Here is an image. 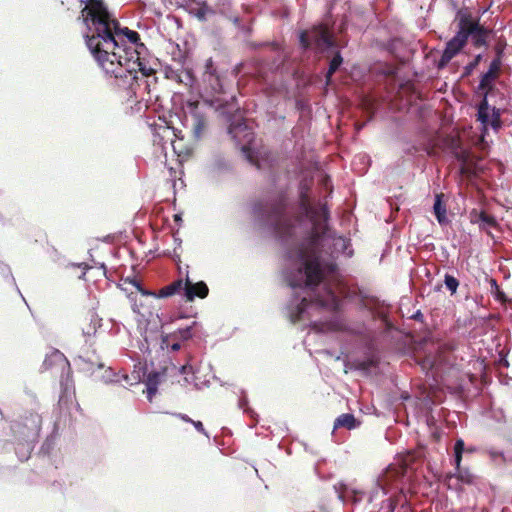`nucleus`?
Returning <instances> with one entry per match:
<instances>
[{"mask_svg": "<svg viewBox=\"0 0 512 512\" xmlns=\"http://www.w3.org/2000/svg\"><path fill=\"white\" fill-rule=\"evenodd\" d=\"M255 216L275 233L284 249L283 276L292 289L299 288L286 306L292 323L309 322L315 334L346 330L339 317L317 321L320 310L336 311L342 299L351 296L350 289L340 277L335 259L353 255L350 241L337 236L328 227L326 205L313 207L309 196L301 190L297 207L277 196L255 203Z\"/></svg>", "mask_w": 512, "mask_h": 512, "instance_id": "1", "label": "nucleus"}, {"mask_svg": "<svg viewBox=\"0 0 512 512\" xmlns=\"http://www.w3.org/2000/svg\"><path fill=\"white\" fill-rule=\"evenodd\" d=\"M86 30L84 38L93 58L99 67L108 75L120 73V52H116V32L118 20L112 17L102 0H87L81 11Z\"/></svg>", "mask_w": 512, "mask_h": 512, "instance_id": "2", "label": "nucleus"}, {"mask_svg": "<svg viewBox=\"0 0 512 512\" xmlns=\"http://www.w3.org/2000/svg\"><path fill=\"white\" fill-rule=\"evenodd\" d=\"M117 44L116 52H120L121 71L118 73H109L119 79V85L128 84L129 88L135 92L136 87H140L143 81L145 89L149 88L152 82L156 81L155 73L157 59L150 55L147 47L141 42L138 32L128 27L114 26Z\"/></svg>", "mask_w": 512, "mask_h": 512, "instance_id": "3", "label": "nucleus"}, {"mask_svg": "<svg viewBox=\"0 0 512 512\" xmlns=\"http://www.w3.org/2000/svg\"><path fill=\"white\" fill-rule=\"evenodd\" d=\"M186 77L191 86H195L207 97L203 103L198 101L188 102L185 116L186 123L191 128L193 137L195 139H201L205 135L208 127L205 112L206 106H211V100L226 98L223 80L212 58L206 59L205 63L199 68L198 75L187 71ZM212 107L214 106L212 105Z\"/></svg>", "mask_w": 512, "mask_h": 512, "instance_id": "4", "label": "nucleus"}, {"mask_svg": "<svg viewBox=\"0 0 512 512\" xmlns=\"http://www.w3.org/2000/svg\"><path fill=\"white\" fill-rule=\"evenodd\" d=\"M211 105L227 125V133L231 136L237 146L250 160L251 146L254 141V132L247 124L242 111L240 110L234 96L227 98H216L211 100Z\"/></svg>", "mask_w": 512, "mask_h": 512, "instance_id": "5", "label": "nucleus"}, {"mask_svg": "<svg viewBox=\"0 0 512 512\" xmlns=\"http://www.w3.org/2000/svg\"><path fill=\"white\" fill-rule=\"evenodd\" d=\"M407 472V467L400 462L389 465L378 477L376 487L370 493L369 501L373 502L394 490L404 493Z\"/></svg>", "mask_w": 512, "mask_h": 512, "instance_id": "6", "label": "nucleus"}, {"mask_svg": "<svg viewBox=\"0 0 512 512\" xmlns=\"http://www.w3.org/2000/svg\"><path fill=\"white\" fill-rule=\"evenodd\" d=\"M299 39L304 48H308L313 45L319 52L336 48L332 31L324 24L316 25L310 31H303L300 34Z\"/></svg>", "mask_w": 512, "mask_h": 512, "instance_id": "7", "label": "nucleus"}, {"mask_svg": "<svg viewBox=\"0 0 512 512\" xmlns=\"http://www.w3.org/2000/svg\"><path fill=\"white\" fill-rule=\"evenodd\" d=\"M26 432H24V443L22 444L21 451L19 448L16 454L21 461L27 460L33 449V443L36 441L41 428V417L38 414H31L29 419L24 423Z\"/></svg>", "mask_w": 512, "mask_h": 512, "instance_id": "8", "label": "nucleus"}, {"mask_svg": "<svg viewBox=\"0 0 512 512\" xmlns=\"http://www.w3.org/2000/svg\"><path fill=\"white\" fill-rule=\"evenodd\" d=\"M465 451V444L462 439H457L454 444V465L455 473L448 475L449 479L455 477L462 484L470 485L474 481V475L467 468L461 467L462 454Z\"/></svg>", "mask_w": 512, "mask_h": 512, "instance_id": "9", "label": "nucleus"}, {"mask_svg": "<svg viewBox=\"0 0 512 512\" xmlns=\"http://www.w3.org/2000/svg\"><path fill=\"white\" fill-rule=\"evenodd\" d=\"M466 42L467 38L461 21L459 20V30L456 35L447 42L443 54L439 60L438 66L440 68L446 66L450 60L462 49Z\"/></svg>", "mask_w": 512, "mask_h": 512, "instance_id": "10", "label": "nucleus"}, {"mask_svg": "<svg viewBox=\"0 0 512 512\" xmlns=\"http://www.w3.org/2000/svg\"><path fill=\"white\" fill-rule=\"evenodd\" d=\"M460 21L467 39L471 36L474 45L478 47L486 45L489 35V31L486 28L466 16H462Z\"/></svg>", "mask_w": 512, "mask_h": 512, "instance_id": "11", "label": "nucleus"}, {"mask_svg": "<svg viewBox=\"0 0 512 512\" xmlns=\"http://www.w3.org/2000/svg\"><path fill=\"white\" fill-rule=\"evenodd\" d=\"M58 365L62 372L64 373L66 370V377L62 376L61 385L64 387L65 392H68L73 388V385L70 380V365L64 354L59 350L53 351L49 356H47L43 362L45 368H50L52 365Z\"/></svg>", "mask_w": 512, "mask_h": 512, "instance_id": "12", "label": "nucleus"}, {"mask_svg": "<svg viewBox=\"0 0 512 512\" xmlns=\"http://www.w3.org/2000/svg\"><path fill=\"white\" fill-rule=\"evenodd\" d=\"M492 110L493 113L490 116L488 101L485 97L479 105L477 112V119L483 124L484 129H487L490 125L494 130H497L501 125L499 112L495 108Z\"/></svg>", "mask_w": 512, "mask_h": 512, "instance_id": "13", "label": "nucleus"}, {"mask_svg": "<svg viewBox=\"0 0 512 512\" xmlns=\"http://www.w3.org/2000/svg\"><path fill=\"white\" fill-rule=\"evenodd\" d=\"M144 374L145 373L141 374L140 371H133L131 375L123 374L119 376L111 368H107L102 375V381L104 383H118L123 380L128 385L132 386L141 382Z\"/></svg>", "mask_w": 512, "mask_h": 512, "instance_id": "14", "label": "nucleus"}, {"mask_svg": "<svg viewBox=\"0 0 512 512\" xmlns=\"http://www.w3.org/2000/svg\"><path fill=\"white\" fill-rule=\"evenodd\" d=\"M183 293L186 300L193 301L196 297L205 298L209 293V289L205 282L199 281L193 283L189 277L186 276Z\"/></svg>", "mask_w": 512, "mask_h": 512, "instance_id": "15", "label": "nucleus"}, {"mask_svg": "<svg viewBox=\"0 0 512 512\" xmlns=\"http://www.w3.org/2000/svg\"><path fill=\"white\" fill-rule=\"evenodd\" d=\"M470 222L472 224H477L479 228L483 231L488 232L489 229L497 226V220L494 216L487 214L485 211H478L477 209H473L470 212Z\"/></svg>", "mask_w": 512, "mask_h": 512, "instance_id": "16", "label": "nucleus"}, {"mask_svg": "<svg viewBox=\"0 0 512 512\" xmlns=\"http://www.w3.org/2000/svg\"><path fill=\"white\" fill-rule=\"evenodd\" d=\"M500 59H494L489 65V69L481 77L479 88L487 89L491 86L492 82L496 79L497 73L500 70Z\"/></svg>", "mask_w": 512, "mask_h": 512, "instance_id": "17", "label": "nucleus"}, {"mask_svg": "<svg viewBox=\"0 0 512 512\" xmlns=\"http://www.w3.org/2000/svg\"><path fill=\"white\" fill-rule=\"evenodd\" d=\"M231 165L229 161L222 155H215L209 164V171L214 175L229 171Z\"/></svg>", "mask_w": 512, "mask_h": 512, "instance_id": "18", "label": "nucleus"}, {"mask_svg": "<svg viewBox=\"0 0 512 512\" xmlns=\"http://www.w3.org/2000/svg\"><path fill=\"white\" fill-rule=\"evenodd\" d=\"M359 425L360 422L355 418L353 414L345 413L341 414L335 419L334 429L346 428L348 430H352L357 428Z\"/></svg>", "mask_w": 512, "mask_h": 512, "instance_id": "19", "label": "nucleus"}, {"mask_svg": "<svg viewBox=\"0 0 512 512\" xmlns=\"http://www.w3.org/2000/svg\"><path fill=\"white\" fill-rule=\"evenodd\" d=\"M364 493L362 491H358L354 488L343 486V488L338 492V498L346 503L351 501L352 503H358L362 500Z\"/></svg>", "mask_w": 512, "mask_h": 512, "instance_id": "20", "label": "nucleus"}, {"mask_svg": "<svg viewBox=\"0 0 512 512\" xmlns=\"http://www.w3.org/2000/svg\"><path fill=\"white\" fill-rule=\"evenodd\" d=\"M161 375L158 372H151L147 375L146 378V388H147V398L149 401L152 400L153 396L156 394L158 385L160 383Z\"/></svg>", "mask_w": 512, "mask_h": 512, "instance_id": "21", "label": "nucleus"}, {"mask_svg": "<svg viewBox=\"0 0 512 512\" xmlns=\"http://www.w3.org/2000/svg\"><path fill=\"white\" fill-rule=\"evenodd\" d=\"M183 288H184L183 281L181 279L176 280V281L172 282L171 284L160 289L157 294V297L158 298H166V297L172 296V295L180 292L181 290L183 291Z\"/></svg>", "mask_w": 512, "mask_h": 512, "instance_id": "22", "label": "nucleus"}, {"mask_svg": "<svg viewBox=\"0 0 512 512\" xmlns=\"http://www.w3.org/2000/svg\"><path fill=\"white\" fill-rule=\"evenodd\" d=\"M441 197H442V195H439V194L436 195L434 205H433V210H434V214H435L438 222L440 224H443L447 221V218H446V207L442 203Z\"/></svg>", "mask_w": 512, "mask_h": 512, "instance_id": "23", "label": "nucleus"}, {"mask_svg": "<svg viewBox=\"0 0 512 512\" xmlns=\"http://www.w3.org/2000/svg\"><path fill=\"white\" fill-rule=\"evenodd\" d=\"M342 62L343 58L341 54L337 51L329 63V69L326 75L328 81L330 80L331 76L338 70Z\"/></svg>", "mask_w": 512, "mask_h": 512, "instance_id": "24", "label": "nucleus"}, {"mask_svg": "<svg viewBox=\"0 0 512 512\" xmlns=\"http://www.w3.org/2000/svg\"><path fill=\"white\" fill-rule=\"evenodd\" d=\"M487 417L494 420L497 423L505 422V414L501 408H491L487 412Z\"/></svg>", "mask_w": 512, "mask_h": 512, "instance_id": "25", "label": "nucleus"}, {"mask_svg": "<svg viewBox=\"0 0 512 512\" xmlns=\"http://www.w3.org/2000/svg\"><path fill=\"white\" fill-rule=\"evenodd\" d=\"M397 501L398 500L395 499L393 496H390L389 498L383 500L381 502V506L378 512H393L396 507Z\"/></svg>", "mask_w": 512, "mask_h": 512, "instance_id": "26", "label": "nucleus"}, {"mask_svg": "<svg viewBox=\"0 0 512 512\" xmlns=\"http://www.w3.org/2000/svg\"><path fill=\"white\" fill-rule=\"evenodd\" d=\"M444 283L446 288L451 292V294L456 293L459 287V281L454 276L450 274H445Z\"/></svg>", "mask_w": 512, "mask_h": 512, "instance_id": "27", "label": "nucleus"}, {"mask_svg": "<svg viewBox=\"0 0 512 512\" xmlns=\"http://www.w3.org/2000/svg\"><path fill=\"white\" fill-rule=\"evenodd\" d=\"M198 323L196 321H193L191 325L178 329L177 333L179 334L180 339L182 340H188L192 338V329L196 327Z\"/></svg>", "mask_w": 512, "mask_h": 512, "instance_id": "28", "label": "nucleus"}, {"mask_svg": "<svg viewBox=\"0 0 512 512\" xmlns=\"http://www.w3.org/2000/svg\"><path fill=\"white\" fill-rule=\"evenodd\" d=\"M247 404H248V400L246 397L240 398L239 403H238L239 408L243 409L247 414H249L252 418H254L256 413L252 409L246 408Z\"/></svg>", "mask_w": 512, "mask_h": 512, "instance_id": "29", "label": "nucleus"}, {"mask_svg": "<svg viewBox=\"0 0 512 512\" xmlns=\"http://www.w3.org/2000/svg\"><path fill=\"white\" fill-rule=\"evenodd\" d=\"M0 274H2L4 277H10L11 280L14 281L10 267L4 263H0Z\"/></svg>", "mask_w": 512, "mask_h": 512, "instance_id": "30", "label": "nucleus"}, {"mask_svg": "<svg viewBox=\"0 0 512 512\" xmlns=\"http://www.w3.org/2000/svg\"><path fill=\"white\" fill-rule=\"evenodd\" d=\"M192 425L194 428L201 434L205 435L207 438H209V435L207 431L205 430L203 423L201 421H193Z\"/></svg>", "mask_w": 512, "mask_h": 512, "instance_id": "31", "label": "nucleus"}, {"mask_svg": "<svg viewBox=\"0 0 512 512\" xmlns=\"http://www.w3.org/2000/svg\"><path fill=\"white\" fill-rule=\"evenodd\" d=\"M174 416L178 417L179 419H181L182 421L184 422H187V423H191L194 421L192 420L188 415L186 414H182V413H175Z\"/></svg>", "mask_w": 512, "mask_h": 512, "instance_id": "32", "label": "nucleus"}, {"mask_svg": "<svg viewBox=\"0 0 512 512\" xmlns=\"http://www.w3.org/2000/svg\"><path fill=\"white\" fill-rule=\"evenodd\" d=\"M458 159H459V161H461V162H462V164H463V168H462V170H463V172H464V171H465L464 166H466V165L468 164V155H467L466 153H462V154L458 155Z\"/></svg>", "mask_w": 512, "mask_h": 512, "instance_id": "33", "label": "nucleus"}, {"mask_svg": "<svg viewBox=\"0 0 512 512\" xmlns=\"http://www.w3.org/2000/svg\"><path fill=\"white\" fill-rule=\"evenodd\" d=\"M189 372H192V366H190L188 364H185V365L181 366V368H180V373L181 374H187Z\"/></svg>", "mask_w": 512, "mask_h": 512, "instance_id": "34", "label": "nucleus"}, {"mask_svg": "<svg viewBox=\"0 0 512 512\" xmlns=\"http://www.w3.org/2000/svg\"><path fill=\"white\" fill-rule=\"evenodd\" d=\"M480 58H481V56H480V55H478V56L476 57L475 61H474V62H472V63H470V64L466 67V69H467V70H469V71H470V70H472V69H473V68L478 64V62H479Z\"/></svg>", "mask_w": 512, "mask_h": 512, "instance_id": "35", "label": "nucleus"}, {"mask_svg": "<svg viewBox=\"0 0 512 512\" xmlns=\"http://www.w3.org/2000/svg\"><path fill=\"white\" fill-rule=\"evenodd\" d=\"M132 283H133V285L137 288V290H138V291H140L143 295H148V294H150L149 292H147V291L143 290V289L141 288L140 284H139L137 281H135V280H134Z\"/></svg>", "mask_w": 512, "mask_h": 512, "instance_id": "36", "label": "nucleus"}, {"mask_svg": "<svg viewBox=\"0 0 512 512\" xmlns=\"http://www.w3.org/2000/svg\"><path fill=\"white\" fill-rule=\"evenodd\" d=\"M171 350L172 351H178L180 348H181V345L179 342H176V343H173L171 346H170Z\"/></svg>", "mask_w": 512, "mask_h": 512, "instance_id": "37", "label": "nucleus"}, {"mask_svg": "<svg viewBox=\"0 0 512 512\" xmlns=\"http://www.w3.org/2000/svg\"><path fill=\"white\" fill-rule=\"evenodd\" d=\"M164 346H166L167 348L169 347L168 346V337L165 336V337H162V344H161V347L164 348Z\"/></svg>", "mask_w": 512, "mask_h": 512, "instance_id": "38", "label": "nucleus"}, {"mask_svg": "<svg viewBox=\"0 0 512 512\" xmlns=\"http://www.w3.org/2000/svg\"><path fill=\"white\" fill-rule=\"evenodd\" d=\"M94 332H95V329H94V328H92V327H90L87 331H85V330L83 329V334H84V335H91V334H93Z\"/></svg>", "mask_w": 512, "mask_h": 512, "instance_id": "39", "label": "nucleus"}, {"mask_svg": "<svg viewBox=\"0 0 512 512\" xmlns=\"http://www.w3.org/2000/svg\"><path fill=\"white\" fill-rule=\"evenodd\" d=\"M252 149H253V148L251 147V150H252ZM251 157H253V152H252V151H251ZM246 158H247L251 163L255 164V166H258V163H256V162H255L254 158H252V160H250L247 156H246Z\"/></svg>", "mask_w": 512, "mask_h": 512, "instance_id": "40", "label": "nucleus"}, {"mask_svg": "<svg viewBox=\"0 0 512 512\" xmlns=\"http://www.w3.org/2000/svg\"><path fill=\"white\" fill-rule=\"evenodd\" d=\"M198 17H199L200 19H204V18H205V13H204V11L200 10V11L198 12Z\"/></svg>", "mask_w": 512, "mask_h": 512, "instance_id": "41", "label": "nucleus"}, {"mask_svg": "<svg viewBox=\"0 0 512 512\" xmlns=\"http://www.w3.org/2000/svg\"><path fill=\"white\" fill-rule=\"evenodd\" d=\"M421 317H422V314L420 313V311H417V312L414 314V316H413V318H415V319H419V318H421Z\"/></svg>", "mask_w": 512, "mask_h": 512, "instance_id": "42", "label": "nucleus"}, {"mask_svg": "<svg viewBox=\"0 0 512 512\" xmlns=\"http://www.w3.org/2000/svg\"><path fill=\"white\" fill-rule=\"evenodd\" d=\"M181 220L180 216L179 215H175V221H179Z\"/></svg>", "mask_w": 512, "mask_h": 512, "instance_id": "43", "label": "nucleus"}, {"mask_svg": "<svg viewBox=\"0 0 512 512\" xmlns=\"http://www.w3.org/2000/svg\"><path fill=\"white\" fill-rule=\"evenodd\" d=\"M363 126H364V124L358 125V126H357V130L362 129V127H363Z\"/></svg>", "mask_w": 512, "mask_h": 512, "instance_id": "44", "label": "nucleus"}, {"mask_svg": "<svg viewBox=\"0 0 512 512\" xmlns=\"http://www.w3.org/2000/svg\"><path fill=\"white\" fill-rule=\"evenodd\" d=\"M103 367H104V365L102 363L98 364V368L102 369Z\"/></svg>", "mask_w": 512, "mask_h": 512, "instance_id": "45", "label": "nucleus"}, {"mask_svg": "<svg viewBox=\"0 0 512 512\" xmlns=\"http://www.w3.org/2000/svg\"><path fill=\"white\" fill-rule=\"evenodd\" d=\"M474 450H475L474 448L467 449L468 452H473Z\"/></svg>", "mask_w": 512, "mask_h": 512, "instance_id": "46", "label": "nucleus"}, {"mask_svg": "<svg viewBox=\"0 0 512 512\" xmlns=\"http://www.w3.org/2000/svg\"><path fill=\"white\" fill-rule=\"evenodd\" d=\"M323 352L326 354H330V352L328 350H324Z\"/></svg>", "mask_w": 512, "mask_h": 512, "instance_id": "47", "label": "nucleus"}]
</instances>
